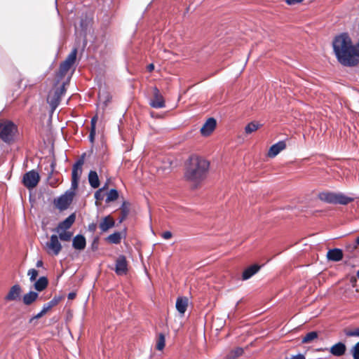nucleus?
<instances>
[{
    "instance_id": "1",
    "label": "nucleus",
    "mask_w": 359,
    "mask_h": 359,
    "mask_svg": "<svg viewBox=\"0 0 359 359\" xmlns=\"http://www.w3.org/2000/svg\"><path fill=\"white\" fill-rule=\"evenodd\" d=\"M332 46L337 62L343 67H354L359 64V59L355 55V45L347 32L336 35Z\"/></svg>"
},
{
    "instance_id": "2",
    "label": "nucleus",
    "mask_w": 359,
    "mask_h": 359,
    "mask_svg": "<svg viewBox=\"0 0 359 359\" xmlns=\"http://www.w3.org/2000/svg\"><path fill=\"white\" fill-rule=\"evenodd\" d=\"M77 55V49L74 48L67 58L60 63L59 69L52 79H48L52 87L50 90H66L69 86L71 76H67V72L75 63Z\"/></svg>"
},
{
    "instance_id": "3",
    "label": "nucleus",
    "mask_w": 359,
    "mask_h": 359,
    "mask_svg": "<svg viewBox=\"0 0 359 359\" xmlns=\"http://www.w3.org/2000/svg\"><path fill=\"white\" fill-rule=\"evenodd\" d=\"M209 165V162L207 160L193 157L190 159L187 168L185 177L188 180L197 184L206 177Z\"/></svg>"
},
{
    "instance_id": "4",
    "label": "nucleus",
    "mask_w": 359,
    "mask_h": 359,
    "mask_svg": "<svg viewBox=\"0 0 359 359\" xmlns=\"http://www.w3.org/2000/svg\"><path fill=\"white\" fill-rule=\"evenodd\" d=\"M16 132L17 127L11 121H4L0 124V138L6 143L13 141Z\"/></svg>"
},
{
    "instance_id": "5",
    "label": "nucleus",
    "mask_w": 359,
    "mask_h": 359,
    "mask_svg": "<svg viewBox=\"0 0 359 359\" xmlns=\"http://www.w3.org/2000/svg\"><path fill=\"white\" fill-rule=\"evenodd\" d=\"M75 191L76 189H72V187H71L64 194L55 199L54 204L55 207L60 210L67 209L75 196Z\"/></svg>"
},
{
    "instance_id": "6",
    "label": "nucleus",
    "mask_w": 359,
    "mask_h": 359,
    "mask_svg": "<svg viewBox=\"0 0 359 359\" xmlns=\"http://www.w3.org/2000/svg\"><path fill=\"white\" fill-rule=\"evenodd\" d=\"M45 249L51 255H57L62 250V245L59 241L58 236L52 235L50 241L46 243Z\"/></svg>"
},
{
    "instance_id": "7",
    "label": "nucleus",
    "mask_w": 359,
    "mask_h": 359,
    "mask_svg": "<svg viewBox=\"0 0 359 359\" xmlns=\"http://www.w3.org/2000/svg\"><path fill=\"white\" fill-rule=\"evenodd\" d=\"M40 180L39 173L32 170L26 172L22 178L23 184L29 189H33L38 184Z\"/></svg>"
},
{
    "instance_id": "8",
    "label": "nucleus",
    "mask_w": 359,
    "mask_h": 359,
    "mask_svg": "<svg viewBox=\"0 0 359 359\" xmlns=\"http://www.w3.org/2000/svg\"><path fill=\"white\" fill-rule=\"evenodd\" d=\"M83 163L84 161L81 158L77 161V162L73 165L71 184L72 189H76L78 187L79 181L82 173V166Z\"/></svg>"
},
{
    "instance_id": "9",
    "label": "nucleus",
    "mask_w": 359,
    "mask_h": 359,
    "mask_svg": "<svg viewBox=\"0 0 359 359\" xmlns=\"http://www.w3.org/2000/svg\"><path fill=\"white\" fill-rule=\"evenodd\" d=\"M63 93L64 91H48L46 100L50 105L51 113L57 107Z\"/></svg>"
},
{
    "instance_id": "10",
    "label": "nucleus",
    "mask_w": 359,
    "mask_h": 359,
    "mask_svg": "<svg viewBox=\"0 0 359 359\" xmlns=\"http://www.w3.org/2000/svg\"><path fill=\"white\" fill-rule=\"evenodd\" d=\"M22 292V287L20 285H13L5 295L4 300L7 302H18L20 299Z\"/></svg>"
},
{
    "instance_id": "11",
    "label": "nucleus",
    "mask_w": 359,
    "mask_h": 359,
    "mask_svg": "<svg viewBox=\"0 0 359 359\" xmlns=\"http://www.w3.org/2000/svg\"><path fill=\"white\" fill-rule=\"evenodd\" d=\"M216 126L217 121L214 118H208L200 130L201 135L209 136L215 130Z\"/></svg>"
},
{
    "instance_id": "12",
    "label": "nucleus",
    "mask_w": 359,
    "mask_h": 359,
    "mask_svg": "<svg viewBox=\"0 0 359 359\" xmlns=\"http://www.w3.org/2000/svg\"><path fill=\"white\" fill-rule=\"evenodd\" d=\"M114 270L118 276L126 274L128 271V263L123 255H120L116 259Z\"/></svg>"
},
{
    "instance_id": "13",
    "label": "nucleus",
    "mask_w": 359,
    "mask_h": 359,
    "mask_svg": "<svg viewBox=\"0 0 359 359\" xmlns=\"http://www.w3.org/2000/svg\"><path fill=\"white\" fill-rule=\"evenodd\" d=\"M286 147V144L285 142L280 141L276 144H273L269 149L268 156L270 158H274L281 151L285 149Z\"/></svg>"
},
{
    "instance_id": "14",
    "label": "nucleus",
    "mask_w": 359,
    "mask_h": 359,
    "mask_svg": "<svg viewBox=\"0 0 359 359\" xmlns=\"http://www.w3.org/2000/svg\"><path fill=\"white\" fill-rule=\"evenodd\" d=\"M115 225L114 219L110 216L104 217L100 222L99 227L102 231L105 232Z\"/></svg>"
},
{
    "instance_id": "15",
    "label": "nucleus",
    "mask_w": 359,
    "mask_h": 359,
    "mask_svg": "<svg viewBox=\"0 0 359 359\" xmlns=\"http://www.w3.org/2000/svg\"><path fill=\"white\" fill-rule=\"evenodd\" d=\"M150 104L154 108H163L165 107L163 97L158 91L155 93L154 97L150 101Z\"/></svg>"
},
{
    "instance_id": "16",
    "label": "nucleus",
    "mask_w": 359,
    "mask_h": 359,
    "mask_svg": "<svg viewBox=\"0 0 359 359\" xmlns=\"http://www.w3.org/2000/svg\"><path fill=\"white\" fill-rule=\"evenodd\" d=\"M327 258L330 261L339 262L343 258V252L338 248L330 250L327 253Z\"/></svg>"
},
{
    "instance_id": "17",
    "label": "nucleus",
    "mask_w": 359,
    "mask_h": 359,
    "mask_svg": "<svg viewBox=\"0 0 359 359\" xmlns=\"http://www.w3.org/2000/svg\"><path fill=\"white\" fill-rule=\"evenodd\" d=\"M175 306L181 316H183L188 306V299L187 297H178Z\"/></svg>"
},
{
    "instance_id": "18",
    "label": "nucleus",
    "mask_w": 359,
    "mask_h": 359,
    "mask_svg": "<svg viewBox=\"0 0 359 359\" xmlns=\"http://www.w3.org/2000/svg\"><path fill=\"white\" fill-rule=\"evenodd\" d=\"M75 218L76 217L74 214L70 215L63 222L58 224L56 229H59L60 231V230H68L74 222Z\"/></svg>"
},
{
    "instance_id": "19",
    "label": "nucleus",
    "mask_w": 359,
    "mask_h": 359,
    "mask_svg": "<svg viewBox=\"0 0 359 359\" xmlns=\"http://www.w3.org/2000/svg\"><path fill=\"white\" fill-rule=\"evenodd\" d=\"M86 245V238L82 235H77L73 238L72 245L76 250H82Z\"/></svg>"
},
{
    "instance_id": "20",
    "label": "nucleus",
    "mask_w": 359,
    "mask_h": 359,
    "mask_svg": "<svg viewBox=\"0 0 359 359\" xmlns=\"http://www.w3.org/2000/svg\"><path fill=\"white\" fill-rule=\"evenodd\" d=\"M346 347L344 343L339 342L330 348V353L335 356H341L344 354Z\"/></svg>"
},
{
    "instance_id": "21",
    "label": "nucleus",
    "mask_w": 359,
    "mask_h": 359,
    "mask_svg": "<svg viewBox=\"0 0 359 359\" xmlns=\"http://www.w3.org/2000/svg\"><path fill=\"white\" fill-rule=\"evenodd\" d=\"M111 98L109 91H99L98 102L100 105H102L103 108L107 105Z\"/></svg>"
},
{
    "instance_id": "22",
    "label": "nucleus",
    "mask_w": 359,
    "mask_h": 359,
    "mask_svg": "<svg viewBox=\"0 0 359 359\" xmlns=\"http://www.w3.org/2000/svg\"><path fill=\"white\" fill-rule=\"evenodd\" d=\"M335 196H336V193L325 191V192L320 193L318 195V197L323 201L330 203H334L336 201Z\"/></svg>"
},
{
    "instance_id": "23",
    "label": "nucleus",
    "mask_w": 359,
    "mask_h": 359,
    "mask_svg": "<svg viewBox=\"0 0 359 359\" xmlns=\"http://www.w3.org/2000/svg\"><path fill=\"white\" fill-rule=\"evenodd\" d=\"M262 126L261 123H259L258 121H251L248 124L246 125V126L244 128L245 133L246 135H250L255 131H257L259 128H260Z\"/></svg>"
},
{
    "instance_id": "24",
    "label": "nucleus",
    "mask_w": 359,
    "mask_h": 359,
    "mask_svg": "<svg viewBox=\"0 0 359 359\" xmlns=\"http://www.w3.org/2000/svg\"><path fill=\"white\" fill-rule=\"evenodd\" d=\"M259 269V266L257 265H253L247 268L242 275L243 280H248L255 274Z\"/></svg>"
},
{
    "instance_id": "25",
    "label": "nucleus",
    "mask_w": 359,
    "mask_h": 359,
    "mask_svg": "<svg viewBox=\"0 0 359 359\" xmlns=\"http://www.w3.org/2000/svg\"><path fill=\"white\" fill-rule=\"evenodd\" d=\"M38 297L39 294L37 292L31 291L23 296V303L25 305H30L37 299Z\"/></svg>"
},
{
    "instance_id": "26",
    "label": "nucleus",
    "mask_w": 359,
    "mask_h": 359,
    "mask_svg": "<svg viewBox=\"0 0 359 359\" xmlns=\"http://www.w3.org/2000/svg\"><path fill=\"white\" fill-rule=\"evenodd\" d=\"M88 180L93 188H97L100 185L99 178L95 171H90L88 175Z\"/></svg>"
},
{
    "instance_id": "27",
    "label": "nucleus",
    "mask_w": 359,
    "mask_h": 359,
    "mask_svg": "<svg viewBox=\"0 0 359 359\" xmlns=\"http://www.w3.org/2000/svg\"><path fill=\"white\" fill-rule=\"evenodd\" d=\"M335 204L346 205L353 201L352 198L345 196L343 194H336Z\"/></svg>"
},
{
    "instance_id": "28",
    "label": "nucleus",
    "mask_w": 359,
    "mask_h": 359,
    "mask_svg": "<svg viewBox=\"0 0 359 359\" xmlns=\"http://www.w3.org/2000/svg\"><path fill=\"white\" fill-rule=\"evenodd\" d=\"M48 285V280L46 277L39 278L34 284V288L38 291L43 290Z\"/></svg>"
},
{
    "instance_id": "29",
    "label": "nucleus",
    "mask_w": 359,
    "mask_h": 359,
    "mask_svg": "<svg viewBox=\"0 0 359 359\" xmlns=\"http://www.w3.org/2000/svg\"><path fill=\"white\" fill-rule=\"evenodd\" d=\"M55 231L58 233L60 240L64 241H69L73 236V233L67 230H60V231L59 229H55Z\"/></svg>"
},
{
    "instance_id": "30",
    "label": "nucleus",
    "mask_w": 359,
    "mask_h": 359,
    "mask_svg": "<svg viewBox=\"0 0 359 359\" xmlns=\"http://www.w3.org/2000/svg\"><path fill=\"white\" fill-rule=\"evenodd\" d=\"M317 337L318 333L316 332H309L302 338V343H311L317 339Z\"/></svg>"
},
{
    "instance_id": "31",
    "label": "nucleus",
    "mask_w": 359,
    "mask_h": 359,
    "mask_svg": "<svg viewBox=\"0 0 359 359\" xmlns=\"http://www.w3.org/2000/svg\"><path fill=\"white\" fill-rule=\"evenodd\" d=\"M107 239L109 243L118 244L121 240V233L118 232L114 233L109 235Z\"/></svg>"
},
{
    "instance_id": "32",
    "label": "nucleus",
    "mask_w": 359,
    "mask_h": 359,
    "mask_svg": "<svg viewBox=\"0 0 359 359\" xmlns=\"http://www.w3.org/2000/svg\"><path fill=\"white\" fill-rule=\"evenodd\" d=\"M118 197V193L116 189H111L107 194L106 202L109 203L116 201Z\"/></svg>"
},
{
    "instance_id": "33",
    "label": "nucleus",
    "mask_w": 359,
    "mask_h": 359,
    "mask_svg": "<svg viewBox=\"0 0 359 359\" xmlns=\"http://www.w3.org/2000/svg\"><path fill=\"white\" fill-rule=\"evenodd\" d=\"M243 353V350L241 348H236L232 350L228 355L227 359H235L236 358L241 355Z\"/></svg>"
},
{
    "instance_id": "34",
    "label": "nucleus",
    "mask_w": 359,
    "mask_h": 359,
    "mask_svg": "<svg viewBox=\"0 0 359 359\" xmlns=\"http://www.w3.org/2000/svg\"><path fill=\"white\" fill-rule=\"evenodd\" d=\"M165 339L163 334L161 333L158 334V337L156 342V348L159 351H162L165 347Z\"/></svg>"
},
{
    "instance_id": "35",
    "label": "nucleus",
    "mask_w": 359,
    "mask_h": 359,
    "mask_svg": "<svg viewBox=\"0 0 359 359\" xmlns=\"http://www.w3.org/2000/svg\"><path fill=\"white\" fill-rule=\"evenodd\" d=\"M351 353L353 359H359V341L352 347Z\"/></svg>"
},
{
    "instance_id": "36",
    "label": "nucleus",
    "mask_w": 359,
    "mask_h": 359,
    "mask_svg": "<svg viewBox=\"0 0 359 359\" xmlns=\"http://www.w3.org/2000/svg\"><path fill=\"white\" fill-rule=\"evenodd\" d=\"M38 274H39L38 271L34 269H32L29 270L28 273H27V275L29 276L31 281L35 280L36 277L38 276Z\"/></svg>"
},
{
    "instance_id": "37",
    "label": "nucleus",
    "mask_w": 359,
    "mask_h": 359,
    "mask_svg": "<svg viewBox=\"0 0 359 359\" xmlns=\"http://www.w3.org/2000/svg\"><path fill=\"white\" fill-rule=\"evenodd\" d=\"M346 334L348 337H359V327L347 331Z\"/></svg>"
},
{
    "instance_id": "38",
    "label": "nucleus",
    "mask_w": 359,
    "mask_h": 359,
    "mask_svg": "<svg viewBox=\"0 0 359 359\" xmlns=\"http://www.w3.org/2000/svg\"><path fill=\"white\" fill-rule=\"evenodd\" d=\"M45 314L43 313H42V311H41L39 313H37L36 316H33L32 318H30L29 320V323H32L34 322V320L35 319H38V318H41L43 316H44Z\"/></svg>"
},
{
    "instance_id": "39",
    "label": "nucleus",
    "mask_w": 359,
    "mask_h": 359,
    "mask_svg": "<svg viewBox=\"0 0 359 359\" xmlns=\"http://www.w3.org/2000/svg\"><path fill=\"white\" fill-rule=\"evenodd\" d=\"M303 1L304 0H285V3L290 6L302 3Z\"/></svg>"
},
{
    "instance_id": "40",
    "label": "nucleus",
    "mask_w": 359,
    "mask_h": 359,
    "mask_svg": "<svg viewBox=\"0 0 359 359\" xmlns=\"http://www.w3.org/2000/svg\"><path fill=\"white\" fill-rule=\"evenodd\" d=\"M98 119L97 115H95L93 116L91 119L90 123H91V128H95L96 123Z\"/></svg>"
},
{
    "instance_id": "41",
    "label": "nucleus",
    "mask_w": 359,
    "mask_h": 359,
    "mask_svg": "<svg viewBox=\"0 0 359 359\" xmlns=\"http://www.w3.org/2000/svg\"><path fill=\"white\" fill-rule=\"evenodd\" d=\"M95 135V128H91L90 132V135H89L90 142H93Z\"/></svg>"
},
{
    "instance_id": "42",
    "label": "nucleus",
    "mask_w": 359,
    "mask_h": 359,
    "mask_svg": "<svg viewBox=\"0 0 359 359\" xmlns=\"http://www.w3.org/2000/svg\"><path fill=\"white\" fill-rule=\"evenodd\" d=\"M162 237L164 239H169L172 237V233L170 231H165L162 233Z\"/></svg>"
},
{
    "instance_id": "43",
    "label": "nucleus",
    "mask_w": 359,
    "mask_h": 359,
    "mask_svg": "<svg viewBox=\"0 0 359 359\" xmlns=\"http://www.w3.org/2000/svg\"><path fill=\"white\" fill-rule=\"evenodd\" d=\"M50 309H51V307L50 306V305H48V304H46L43 305L41 311H42V313L46 314Z\"/></svg>"
},
{
    "instance_id": "44",
    "label": "nucleus",
    "mask_w": 359,
    "mask_h": 359,
    "mask_svg": "<svg viewBox=\"0 0 359 359\" xmlns=\"http://www.w3.org/2000/svg\"><path fill=\"white\" fill-rule=\"evenodd\" d=\"M102 191V189H99L98 191H97L95 194V198L97 199V200H101L102 199V197H101V192Z\"/></svg>"
},
{
    "instance_id": "45",
    "label": "nucleus",
    "mask_w": 359,
    "mask_h": 359,
    "mask_svg": "<svg viewBox=\"0 0 359 359\" xmlns=\"http://www.w3.org/2000/svg\"><path fill=\"white\" fill-rule=\"evenodd\" d=\"M355 55H357V59H359V38L358 43L355 45Z\"/></svg>"
},
{
    "instance_id": "46",
    "label": "nucleus",
    "mask_w": 359,
    "mask_h": 359,
    "mask_svg": "<svg viewBox=\"0 0 359 359\" xmlns=\"http://www.w3.org/2000/svg\"><path fill=\"white\" fill-rule=\"evenodd\" d=\"M290 359H306L303 354L299 353L296 355H293Z\"/></svg>"
},
{
    "instance_id": "47",
    "label": "nucleus",
    "mask_w": 359,
    "mask_h": 359,
    "mask_svg": "<svg viewBox=\"0 0 359 359\" xmlns=\"http://www.w3.org/2000/svg\"><path fill=\"white\" fill-rule=\"evenodd\" d=\"M47 304L50 305V306L52 308L57 304V301L55 299H53L50 302H48Z\"/></svg>"
},
{
    "instance_id": "48",
    "label": "nucleus",
    "mask_w": 359,
    "mask_h": 359,
    "mask_svg": "<svg viewBox=\"0 0 359 359\" xmlns=\"http://www.w3.org/2000/svg\"><path fill=\"white\" fill-rule=\"evenodd\" d=\"M214 323L217 325L218 326H222L223 323L219 318H216L214 320Z\"/></svg>"
},
{
    "instance_id": "49",
    "label": "nucleus",
    "mask_w": 359,
    "mask_h": 359,
    "mask_svg": "<svg viewBox=\"0 0 359 359\" xmlns=\"http://www.w3.org/2000/svg\"><path fill=\"white\" fill-rule=\"evenodd\" d=\"M147 69L149 72H151L154 69V65L153 63L149 64L147 66Z\"/></svg>"
},
{
    "instance_id": "50",
    "label": "nucleus",
    "mask_w": 359,
    "mask_h": 359,
    "mask_svg": "<svg viewBox=\"0 0 359 359\" xmlns=\"http://www.w3.org/2000/svg\"><path fill=\"white\" fill-rule=\"evenodd\" d=\"M76 297V293L74 292H70L69 294H68V299H74Z\"/></svg>"
},
{
    "instance_id": "51",
    "label": "nucleus",
    "mask_w": 359,
    "mask_h": 359,
    "mask_svg": "<svg viewBox=\"0 0 359 359\" xmlns=\"http://www.w3.org/2000/svg\"><path fill=\"white\" fill-rule=\"evenodd\" d=\"M43 266V262L41 260H39L37 262H36V266L37 267H41Z\"/></svg>"
},
{
    "instance_id": "52",
    "label": "nucleus",
    "mask_w": 359,
    "mask_h": 359,
    "mask_svg": "<svg viewBox=\"0 0 359 359\" xmlns=\"http://www.w3.org/2000/svg\"><path fill=\"white\" fill-rule=\"evenodd\" d=\"M122 212L123 215H125V213H126V215L128 214V210L125 208H123V206L122 207Z\"/></svg>"
},
{
    "instance_id": "53",
    "label": "nucleus",
    "mask_w": 359,
    "mask_h": 359,
    "mask_svg": "<svg viewBox=\"0 0 359 359\" xmlns=\"http://www.w3.org/2000/svg\"><path fill=\"white\" fill-rule=\"evenodd\" d=\"M126 217V213H125V215H123L122 217H121L120 222H121L125 219Z\"/></svg>"
},
{
    "instance_id": "54",
    "label": "nucleus",
    "mask_w": 359,
    "mask_h": 359,
    "mask_svg": "<svg viewBox=\"0 0 359 359\" xmlns=\"http://www.w3.org/2000/svg\"><path fill=\"white\" fill-rule=\"evenodd\" d=\"M357 244L359 245V237L356 240Z\"/></svg>"
},
{
    "instance_id": "55",
    "label": "nucleus",
    "mask_w": 359,
    "mask_h": 359,
    "mask_svg": "<svg viewBox=\"0 0 359 359\" xmlns=\"http://www.w3.org/2000/svg\"><path fill=\"white\" fill-rule=\"evenodd\" d=\"M152 90H158V88H157V87H156V86H154V87L153 88V89H152Z\"/></svg>"
},
{
    "instance_id": "56",
    "label": "nucleus",
    "mask_w": 359,
    "mask_h": 359,
    "mask_svg": "<svg viewBox=\"0 0 359 359\" xmlns=\"http://www.w3.org/2000/svg\"><path fill=\"white\" fill-rule=\"evenodd\" d=\"M357 277L359 279V270L357 271Z\"/></svg>"
},
{
    "instance_id": "57",
    "label": "nucleus",
    "mask_w": 359,
    "mask_h": 359,
    "mask_svg": "<svg viewBox=\"0 0 359 359\" xmlns=\"http://www.w3.org/2000/svg\"><path fill=\"white\" fill-rule=\"evenodd\" d=\"M50 185H51V186H54V185H55V184H53V182H50Z\"/></svg>"
},
{
    "instance_id": "58",
    "label": "nucleus",
    "mask_w": 359,
    "mask_h": 359,
    "mask_svg": "<svg viewBox=\"0 0 359 359\" xmlns=\"http://www.w3.org/2000/svg\"><path fill=\"white\" fill-rule=\"evenodd\" d=\"M82 25H83V20H81V26H82Z\"/></svg>"
}]
</instances>
